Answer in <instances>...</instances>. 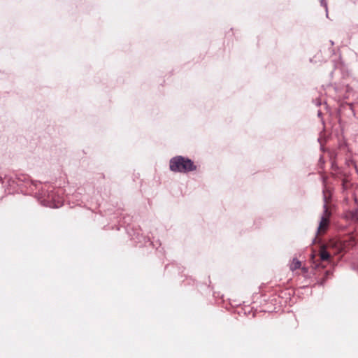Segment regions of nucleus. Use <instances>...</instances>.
<instances>
[{"mask_svg": "<svg viewBox=\"0 0 358 358\" xmlns=\"http://www.w3.org/2000/svg\"><path fill=\"white\" fill-rule=\"evenodd\" d=\"M169 166L172 171L180 173H186L196 169L192 160L182 156L173 157L170 160Z\"/></svg>", "mask_w": 358, "mask_h": 358, "instance_id": "1", "label": "nucleus"}, {"mask_svg": "<svg viewBox=\"0 0 358 358\" xmlns=\"http://www.w3.org/2000/svg\"><path fill=\"white\" fill-rule=\"evenodd\" d=\"M324 199L325 203L324 205V213L317 228V236H321L326 233L329 226V219L331 215V213L328 206L329 201H327L326 195L324 196Z\"/></svg>", "mask_w": 358, "mask_h": 358, "instance_id": "2", "label": "nucleus"}, {"mask_svg": "<svg viewBox=\"0 0 358 358\" xmlns=\"http://www.w3.org/2000/svg\"><path fill=\"white\" fill-rule=\"evenodd\" d=\"M41 203L44 206H49L50 208H59L62 205V201L61 200H54L53 201L43 200Z\"/></svg>", "mask_w": 358, "mask_h": 358, "instance_id": "3", "label": "nucleus"}, {"mask_svg": "<svg viewBox=\"0 0 358 358\" xmlns=\"http://www.w3.org/2000/svg\"><path fill=\"white\" fill-rule=\"evenodd\" d=\"M301 266V262L298 260L297 259H293L292 262H291L290 265H289V268L290 270H292V271L298 269V268H300Z\"/></svg>", "mask_w": 358, "mask_h": 358, "instance_id": "4", "label": "nucleus"}, {"mask_svg": "<svg viewBox=\"0 0 358 358\" xmlns=\"http://www.w3.org/2000/svg\"><path fill=\"white\" fill-rule=\"evenodd\" d=\"M320 256L322 260H328L330 257V254L327 251L324 246H322L320 251Z\"/></svg>", "mask_w": 358, "mask_h": 358, "instance_id": "5", "label": "nucleus"}, {"mask_svg": "<svg viewBox=\"0 0 358 358\" xmlns=\"http://www.w3.org/2000/svg\"><path fill=\"white\" fill-rule=\"evenodd\" d=\"M301 269H302L303 273H306L308 271V269L306 268H305V267H303Z\"/></svg>", "mask_w": 358, "mask_h": 358, "instance_id": "6", "label": "nucleus"}, {"mask_svg": "<svg viewBox=\"0 0 358 358\" xmlns=\"http://www.w3.org/2000/svg\"><path fill=\"white\" fill-rule=\"evenodd\" d=\"M51 198H52V201H53L54 200H55V199H53V196H51Z\"/></svg>", "mask_w": 358, "mask_h": 358, "instance_id": "7", "label": "nucleus"}]
</instances>
